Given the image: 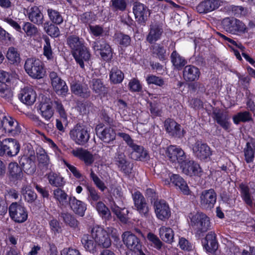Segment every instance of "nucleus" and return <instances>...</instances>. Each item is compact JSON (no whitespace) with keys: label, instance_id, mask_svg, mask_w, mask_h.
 Listing matches in <instances>:
<instances>
[{"label":"nucleus","instance_id":"30","mask_svg":"<svg viewBox=\"0 0 255 255\" xmlns=\"http://www.w3.org/2000/svg\"><path fill=\"white\" fill-rule=\"evenodd\" d=\"M75 60L82 68L84 67V62L88 61L90 58V54L86 46L72 53Z\"/></svg>","mask_w":255,"mask_h":255},{"label":"nucleus","instance_id":"39","mask_svg":"<svg viewBox=\"0 0 255 255\" xmlns=\"http://www.w3.org/2000/svg\"><path fill=\"white\" fill-rule=\"evenodd\" d=\"M47 178L49 183L55 187H61L65 184L63 177L58 173L51 172L47 174Z\"/></svg>","mask_w":255,"mask_h":255},{"label":"nucleus","instance_id":"4","mask_svg":"<svg viewBox=\"0 0 255 255\" xmlns=\"http://www.w3.org/2000/svg\"><path fill=\"white\" fill-rule=\"evenodd\" d=\"M191 225L197 230L198 233L206 232L210 229L209 218L205 214L200 212L190 213L189 215Z\"/></svg>","mask_w":255,"mask_h":255},{"label":"nucleus","instance_id":"61","mask_svg":"<svg viewBox=\"0 0 255 255\" xmlns=\"http://www.w3.org/2000/svg\"><path fill=\"white\" fill-rule=\"evenodd\" d=\"M116 38L120 45L127 47L130 44V38L129 36L122 33L116 34Z\"/></svg>","mask_w":255,"mask_h":255},{"label":"nucleus","instance_id":"46","mask_svg":"<svg viewBox=\"0 0 255 255\" xmlns=\"http://www.w3.org/2000/svg\"><path fill=\"white\" fill-rule=\"evenodd\" d=\"M43 28L45 31L51 37H57L60 35L59 28L54 24L50 23L49 22L44 23Z\"/></svg>","mask_w":255,"mask_h":255},{"label":"nucleus","instance_id":"17","mask_svg":"<svg viewBox=\"0 0 255 255\" xmlns=\"http://www.w3.org/2000/svg\"><path fill=\"white\" fill-rule=\"evenodd\" d=\"M92 46L95 51L100 52L101 56L104 60L108 61L111 59L112 57L111 48L105 41L97 40L94 42Z\"/></svg>","mask_w":255,"mask_h":255},{"label":"nucleus","instance_id":"28","mask_svg":"<svg viewBox=\"0 0 255 255\" xmlns=\"http://www.w3.org/2000/svg\"><path fill=\"white\" fill-rule=\"evenodd\" d=\"M241 196L245 203L250 206H252L253 201H255V186L251 190L244 184L240 185Z\"/></svg>","mask_w":255,"mask_h":255},{"label":"nucleus","instance_id":"33","mask_svg":"<svg viewBox=\"0 0 255 255\" xmlns=\"http://www.w3.org/2000/svg\"><path fill=\"white\" fill-rule=\"evenodd\" d=\"M28 16L29 19L35 24L40 25L43 22V15L37 6H33L28 10Z\"/></svg>","mask_w":255,"mask_h":255},{"label":"nucleus","instance_id":"13","mask_svg":"<svg viewBox=\"0 0 255 255\" xmlns=\"http://www.w3.org/2000/svg\"><path fill=\"white\" fill-rule=\"evenodd\" d=\"M3 151L2 155L6 154L9 156L16 155L20 150V145L16 140L12 138H7L1 143L0 149Z\"/></svg>","mask_w":255,"mask_h":255},{"label":"nucleus","instance_id":"18","mask_svg":"<svg viewBox=\"0 0 255 255\" xmlns=\"http://www.w3.org/2000/svg\"><path fill=\"white\" fill-rule=\"evenodd\" d=\"M71 152L74 157L83 161L86 165H91L94 162L93 154L87 149L78 147L72 150Z\"/></svg>","mask_w":255,"mask_h":255},{"label":"nucleus","instance_id":"24","mask_svg":"<svg viewBox=\"0 0 255 255\" xmlns=\"http://www.w3.org/2000/svg\"><path fill=\"white\" fill-rule=\"evenodd\" d=\"M200 74L199 68L195 66L189 65L184 67L183 76L186 81L193 82L198 80Z\"/></svg>","mask_w":255,"mask_h":255},{"label":"nucleus","instance_id":"9","mask_svg":"<svg viewBox=\"0 0 255 255\" xmlns=\"http://www.w3.org/2000/svg\"><path fill=\"white\" fill-rule=\"evenodd\" d=\"M9 214L10 218L17 223L25 222L28 217L24 206L16 202L12 203L9 207Z\"/></svg>","mask_w":255,"mask_h":255},{"label":"nucleus","instance_id":"52","mask_svg":"<svg viewBox=\"0 0 255 255\" xmlns=\"http://www.w3.org/2000/svg\"><path fill=\"white\" fill-rule=\"evenodd\" d=\"M252 119L251 115L248 112H240L235 115L233 120L235 124H238L240 122H246Z\"/></svg>","mask_w":255,"mask_h":255},{"label":"nucleus","instance_id":"36","mask_svg":"<svg viewBox=\"0 0 255 255\" xmlns=\"http://www.w3.org/2000/svg\"><path fill=\"white\" fill-rule=\"evenodd\" d=\"M163 32L161 26L155 24L151 26L150 31L147 36V41L150 43H153L160 39Z\"/></svg>","mask_w":255,"mask_h":255},{"label":"nucleus","instance_id":"55","mask_svg":"<svg viewBox=\"0 0 255 255\" xmlns=\"http://www.w3.org/2000/svg\"><path fill=\"white\" fill-rule=\"evenodd\" d=\"M126 0H111L110 6L114 11H124L127 7Z\"/></svg>","mask_w":255,"mask_h":255},{"label":"nucleus","instance_id":"54","mask_svg":"<svg viewBox=\"0 0 255 255\" xmlns=\"http://www.w3.org/2000/svg\"><path fill=\"white\" fill-rule=\"evenodd\" d=\"M54 107L58 113L61 119L63 120V123L66 124L67 123V114L61 103L58 101H55L54 102Z\"/></svg>","mask_w":255,"mask_h":255},{"label":"nucleus","instance_id":"8","mask_svg":"<svg viewBox=\"0 0 255 255\" xmlns=\"http://www.w3.org/2000/svg\"><path fill=\"white\" fill-rule=\"evenodd\" d=\"M27 151L19 160V163L23 166L24 169L28 173L32 174L35 171V152L31 147H27Z\"/></svg>","mask_w":255,"mask_h":255},{"label":"nucleus","instance_id":"19","mask_svg":"<svg viewBox=\"0 0 255 255\" xmlns=\"http://www.w3.org/2000/svg\"><path fill=\"white\" fill-rule=\"evenodd\" d=\"M54 102L46 97H43L39 105V110L42 117L46 120L48 121L53 116L54 110L52 107Z\"/></svg>","mask_w":255,"mask_h":255},{"label":"nucleus","instance_id":"23","mask_svg":"<svg viewBox=\"0 0 255 255\" xmlns=\"http://www.w3.org/2000/svg\"><path fill=\"white\" fill-rule=\"evenodd\" d=\"M182 172L188 175H199L202 172L200 165L193 161L188 160L186 158V160L183 164L180 165Z\"/></svg>","mask_w":255,"mask_h":255},{"label":"nucleus","instance_id":"11","mask_svg":"<svg viewBox=\"0 0 255 255\" xmlns=\"http://www.w3.org/2000/svg\"><path fill=\"white\" fill-rule=\"evenodd\" d=\"M52 86L55 92L59 95L65 96L68 91V87L57 73L51 72L49 74Z\"/></svg>","mask_w":255,"mask_h":255},{"label":"nucleus","instance_id":"44","mask_svg":"<svg viewBox=\"0 0 255 255\" xmlns=\"http://www.w3.org/2000/svg\"><path fill=\"white\" fill-rule=\"evenodd\" d=\"M124 78V74L121 70L117 67H114L111 69L110 74V79L114 84L121 83Z\"/></svg>","mask_w":255,"mask_h":255},{"label":"nucleus","instance_id":"38","mask_svg":"<svg viewBox=\"0 0 255 255\" xmlns=\"http://www.w3.org/2000/svg\"><path fill=\"white\" fill-rule=\"evenodd\" d=\"M67 43L72 49V53L85 46L84 40L75 35L69 36L67 39Z\"/></svg>","mask_w":255,"mask_h":255},{"label":"nucleus","instance_id":"16","mask_svg":"<svg viewBox=\"0 0 255 255\" xmlns=\"http://www.w3.org/2000/svg\"><path fill=\"white\" fill-rule=\"evenodd\" d=\"M154 207L156 216L158 219L165 221L170 217V209L165 201H156L154 203Z\"/></svg>","mask_w":255,"mask_h":255},{"label":"nucleus","instance_id":"41","mask_svg":"<svg viewBox=\"0 0 255 255\" xmlns=\"http://www.w3.org/2000/svg\"><path fill=\"white\" fill-rule=\"evenodd\" d=\"M171 60L173 66L178 70H180L187 63L185 58L181 56L176 51H173L171 53Z\"/></svg>","mask_w":255,"mask_h":255},{"label":"nucleus","instance_id":"29","mask_svg":"<svg viewBox=\"0 0 255 255\" xmlns=\"http://www.w3.org/2000/svg\"><path fill=\"white\" fill-rule=\"evenodd\" d=\"M90 87L93 92L100 96H104L108 92L107 87L100 79H93L90 82Z\"/></svg>","mask_w":255,"mask_h":255},{"label":"nucleus","instance_id":"59","mask_svg":"<svg viewBox=\"0 0 255 255\" xmlns=\"http://www.w3.org/2000/svg\"><path fill=\"white\" fill-rule=\"evenodd\" d=\"M90 177L97 187H98L101 191H104L107 188L104 183L98 177L92 169L91 170Z\"/></svg>","mask_w":255,"mask_h":255},{"label":"nucleus","instance_id":"26","mask_svg":"<svg viewBox=\"0 0 255 255\" xmlns=\"http://www.w3.org/2000/svg\"><path fill=\"white\" fill-rule=\"evenodd\" d=\"M204 249L206 252L213 253L218 248L217 243L216 241L215 234L213 232L208 233L205 238L202 241Z\"/></svg>","mask_w":255,"mask_h":255},{"label":"nucleus","instance_id":"40","mask_svg":"<svg viewBox=\"0 0 255 255\" xmlns=\"http://www.w3.org/2000/svg\"><path fill=\"white\" fill-rule=\"evenodd\" d=\"M112 210L119 220L124 223H126L128 221V209L123 208H121L114 204L111 207Z\"/></svg>","mask_w":255,"mask_h":255},{"label":"nucleus","instance_id":"20","mask_svg":"<svg viewBox=\"0 0 255 255\" xmlns=\"http://www.w3.org/2000/svg\"><path fill=\"white\" fill-rule=\"evenodd\" d=\"M132 196L137 211L141 216L146 217L149 212V207L144 197L139 192H135Z\"/></svg>","mask_w":255,"mask_h":255},{"label":"nucleus","instance_id":"2","mask_svg":"<svg viewBox=\"0 0 255 255\" xmlns=\"http://www.w3.org/2000/svg\"><path fill=\"white\" fill-rule=\"evenodd\" d=\"M21 128L17 122L10 116L0 115V136L5 133L14 135L20 132Z\"/></svg>","mask_w":255,"mask_h":255},{"label":"nucleus","instance_id":"34","mask_svg":"<svg viewBox=\"0 0 255 255\" xmlns=\"http://www.w3.org/2000/svg\"><path fill=\"white\" fill-rule=\"evenodd\" d=\"M97 133L99 134L101 139L105 142L109 143L116 138V133L114 129L111 127L105 128L102 131H99L100 128H96Z\"/></svg>","mask_w":255,"mask_h":255},{"label":"nucleus","instance_id":"42","mask_svg":"<svg viewBox=\"0 0 255 255\" xmlns=\"http://www.w3.org/2000/svg\"><path fill=\"white\" fill-rule=\"evenodd\" d=\"M72 92L83 97H87L90 95V91L86 87H83L80 84L73 83L71 85Z\"/></svg>","mask_w":255,"mask_h":255},{"label":"nucleus","instance_id":"62","mask_svg":"<svg viewBox=\"0 0 255 255\" xmlns=\"http://www.w3.org/2000/svg\"><path fill=\"white\" fill-rule=\"evenodd\" d=\"M147 239L153 244L157 249H160L163 244L159 239L154 234L149 233L147 236Z\"/></svg>","mask_w":255,"mask_h":255},{"label":"nucleus","instance_id":"53","mask_svg":"<svg viewBox=\"0 0 255 255\" xmlns=\"http://www.w3.org/2000/svg\"><path fill=\"white\" fill-rule=\"evenodd\" d=\"M22 30L26 33L27 36H33L38 33L37 27L30 22H25L22 26Z\"/></svg>","mask_w":255,"mask_h":255},{"label":"nucleus","instance_id":"21","mask_svg":"<svg viewBox=\"0 0 255 255\" xmlns=\"http://www.w3.org/2000/svg\"><path fill=\"white\" fill-rule=\"evenodd\" d=\"M216 201V194L214 190L210 189L202 192L200 196V203L203 207L211 209Z\"/></svg>","mask_w":255,"mask_h":255},{"label":"nucleus","instance_id":"51","mask_svg":"<svg viewBox=\"0 0 255 255\" xmlns=\"http://www.w3.org/2000/svg\"><path fill=\"white\" fill-rule=\"evenodd\" d=\"M43 55L45 56L47 60H52L54 58L53 52L50 44L49 38H44V43L43 47Z\"/></svg>","mask_w":255,"mask_h":255},{"label":"nucleus","instance_id":"25","mask_svg":"<svg viewBox=\"0 0 255 255\" xmlns=\"http://www.w3.org/2000/svg\"><path fill=\"white\" fill-rule=\"evenodd\" d=\"M170 181L178 187L185 195H189L190 191L186 182L184 179L178 174H169Z\"/></svg>","mask_w":255,"mask_h":255},{"label":"nucleus","instance_id":"6","mask_svg":"<svg viewBox=\"0 0 255 255\" xmlns=\"http://www.w3.org/2000/svg\"><path fill=\"white\" fill-rule=\"evenodd\" d=\"M222 25L227 32L232 34L245 33L247 30V27L243 22L233 17L224 18L222 21Z\"/></svg>","mask_w":255,"mask_h":255},{"label":"nucleus","instance_id":"50","mask_svg":"<svg viewBox=\"0 0 255 255\" xmlns=\"http://www.w3.org/2000/svg\"><path fill=\"white\" fill-rule=\"evenodd\" d=\"M96 208L100 216L103 218L105 219H110L111 217L110 211L102 202H98L96 205Z\"/></svg>","mask_w":255,"mask_h":255},{"label":"nucleus","instance_id":"27","mask_svg":"<svg viewBox=\"0 0 255 255\" xmlns=\"http://www.w3.org/2000/svg\"><path fill=\"white\" fill-rule=\"evenodd\" d=\"M164 126L166 131L170 135L178 137L183 136V134L180 126L175 121L171 119H167L165 122Z\"/></svg>","mask_w":255,"mask_h":255},{"label":"nucleus","instance_id":"14","mask_svg":"<svg viewBox=\"0 0 255 255\" xmlns=\"http://www.w3.org/2000/svg\"><path fill=\"white\" fill-rule=\"evenodd\" d=\"M20 101L26 105H32L36 101L37 94L31 87H25L22 89L18 95Z\"/></svg>","mask_w":255,"mask_h":255},{"label":"nucleus","instance_id":"58","mask_svg":"<svg viewBox=\"0 0 255 255\" xmlns=\"http://www.w3.org/2000/svg\"><path fill=\"white\" fill-rule=\"evenodd\" d=\"M0 97L6 100H9L12 97L10 88L5 84H0Z\"/></svg>","mask_w":255,"mask_h":255},{"label":"nucleus","instance_id":"45","mask_svg":"<svg viewBox=\"0 0 255 255\" xmlns=\"http://www.w3.org/2000/svg\"><path fill=\"white\" fill-rule=\"evenodd\" d=\"M47 11L48 17L52 23L59 25L63 22V16L59 11L52 8H48Z\"/></svg>","mask_w":255,"mask_h":255},{"label":"nucleus","instance_id":"10","mask_svg":"<svg viewBox=\"0 0 255 255\" xmlns=\"http://www.w3.org/2000/svg\"><path fill=\"white\" fill-rule=\"evenodd\" d=\"M166 153L168 159L174 163L181 165L186 160V155L183 150L176 145H170L166 149Z\"/></svg>","mask_w":255,"mask_h":255},{"label":"nucleus","instance_id":"22","mask_svg":"<svg viewBox=\"0 0 255 255\" xmlns=\"http://www.w3.org/2000/svg\"><path fill=\"white\" fill-rule=\"evenodd\" d=\"M133 11L138 22L142 24H144L147 16L150 14L147 7L139 2L135 3L133 7Z\"/></svg>","mask_w":255,"mask_h":255},{"label":"nucleus","instance_id":"47","mask_svg":"<svg viewBox=\"0 0 255 255\" xmlns=\"http://www.w3.org/2000/svg\"><path fill=\"white\" fill-rule=\"evenodd\" d=\"M6 58L11 64L17 63L20 62L19 54L17 49L13 47L8 48L6 53Z\"/></svg>","mask_w":255,"mask_h":255},{"label":"nucleus","instance_id":"5","mask_svg":"<svg viewBox=\"0 0 255 255\" xmlns=\"http://www.w3.org/2000/svg\"><path fill=\"white\" fill-rule=\"evenodd\" d=\"M117 135L122 137L127 144L133 150L131 153V157L135 160H142L147 158L148 154L143 148L139 145L135 144L129 134L119 132Z\"/></svg>","mask_w":255,"mask_h":255},{"label":"nucleus","instance_id":"56","mask_svg":"<svg viewBox=\"0 0 255 255\" xmlns=\"http://www.w3.org/2000/svg\"><path fill=\"white\" fill-rule=\"evenodd\" d=\"M116 162L119 168L125 173L129 172V169L127 167L128 162L125 159V155L124 153L118 154L116 158Z\"/></svg>","mask_w":255,"mask_h":255},{"label":"nucleus","instance_id":"31","mask_svg":"<svg viewBox=\"0 0 255 255\" xmlns=\"http://www.w3.org/2000/svg\"><path fill=\"white\" fill-rule=\"evenodd\" d=\"M69 204L73 212L82 217L86 210V206L83 202L77 200L75 197H70Z\"/></svg>","mask_w":255,"mask_h":255},{"label":"nucleus","instance_id":"60","mask_svg":"<svg viewBox=\"0 0 255 255\" xmlns=\"http://www.w3.org/2000/svg\"><path fill=\"white\" fill-rule=\"evenodd\" d=\"M152 51L153 54L156 55L160 60L165 59L166 50L163 46L159 44H155L152 46Z\"/></svg>","mask_w":255,"mask_h":255},{"label":"nucleus","instance_id":"37","mask_svg":"<svg viewBox=\"0 0 255 255\" xmlns=\"http://www.w3.org/2000/svg\"><path fill=\"white\" fill-rule=\"evenodd\" d=\"M159 235L161 240L168 244H171L174 240V232L169 227L162 226L159 229Z\"/></svg>","mask_w":255,"mask_h":255},{"label":"nucleus","instance_id":"35","mask_svg":"<svg viewBox=\"0 0 255 255\" xmlns=\"http://www.w3.org/2000/svg\"><path fill=\"white\" fill-rule=\"evenodd\" d=\"M53 197L57 201L58 205L61 208L66 207L68 204V195L60 188H57L53 190Z\"/></svg>","mask_w":255,"mask_h":255},{"label":"nucleus","instance_id":"12","mask_svg":"<svg viewBox=\"0 0 255 255\" xmlns=\"http://www.w3.org/2000/svg\"><path fill=\"white\" fill-rule=\"evenodd\" d=\"M122 240L126 246L130 250V252H136L141 250V244L139 239L130 232H124Z\"/></svg>","mask_w":255,"mask_h":255},{"label":"nucleus","instance_id":"57","mask_svg":"<svg viewBox=\"0 0 255 255\" xmlns=\"http://www.w3.org/2000/svg\"><path fill=\"white\" fill-rule=\"evenodd\" d=\"M146 81L148 85L154 84L160 87L164 84V81L162 78L153 75H148L146 77Z\"/></svg>","mask_w":255,"mask_h":255},{"label":"nucleus","instance_id":"49","mask_svg":"<svg viewBox=\"0 0 255 255\" xmlns=\"http://www.w3.org/2000/svg\"><path fill=\"white\" fill-rule=\"evenodd\" d=\"M37 158L39 163L41 165L48 168L50 164V159L47 152L43 149H39L37 152Z\"/></svg>","mask_w":255,"mask_h":255},{"label":"nucleus","instance_id":"43","mask_svg":"<svg viewBox=\"0 0 255 255\" xmlns=\"http://www.w3.org/2000/svg\"><path fill=\"white\" fill-rule=\"evenodd\" d=\"M214 115L218 124L225 129L228 130L230 128V123L228 122L229 118L227 116L220 112H215Z\"/></svg>","mask_w":255,"mask_h":255},{"label":"nucleus","instance_id":"3","mask_svg":"<svg viewBox=\"0 0 255 255\" xmlns=\"http://www.w3.org/2000/svg\"><path fill=\"white\" fill-rule=\"evenodd\" d=\"M24 69L27 74L34 79H41L45 74L43 64L38 59H27L25 62Z\"/></svg>","mask_w":255,"mask_h":255},{"label":"nucleus","instance_id":"64","mask_svg":"<svg viewBox=\"0 0 255 255\" xmlns=\"http://www.w3.org/2000/svg\"><path fill=\"white\" fill-rule=\"evenodd\" d=\"M197 11L200 13H206L211 12L209 0L202 1L196 7Z\"/></svg>","mask_w":255,"mask_h":255},{"label":"nucleus","instance_id":"1","mask_svg":"<svg viewBox=\"0 0 255 255\" xmlns=\"http://www.w3.org/2000/svg\"><path fill=\"white\" fill-rule=\"evenodd\" d=\"M106 235L102 227L95 226L92 228L91 235H84L82 237V244L86 251L94 254L97 251L98 245L104 248L111 246V239Z\"/></svg>","mask_w":255,"mask_h":255},{"label":"nucleus","instance_id":"7","mask_svg":"<svg viewBox=\"0 0 255 255\" xmlns=\"http://www.w3.org/2000/svg\"><path fill=\"white\" fill-rule=\"evenodd\" d=\"M70 138L76 144L83 145L90 138L88 129L82 126L77 125L70 131Z\"/></svg>","mask_w":255,"mask_h":255},{"label":"nucleus","instance_id":"32","mask_svg":"<svg viewBox=\"0 0 255 255\" xmlns=\"http://www.w3.org/2000/svg\"><path fill=\"white\" fill-rule=\"evenodd\" d=\"M8 174L11 180L15 181L22 178L23 173L16 162H11L8 166Z\"/></svg>","mask_w":255,"mask_h":255},{"label":"nucleus","instance_id":"63","mask_svg":"<svg viewBox=\"0 0 255 255\" xmlns=\"http://www.w3.org/2000/svg\"><path fill=\"white\" fill-rule=\"evenodd\" d=\"M178 246L181 250L184 251H190L192 250L191 244L183 237H179Z\"/></svg>","mask_w":255,"mask_h":255},{"label":"nucleus","instance_id":"15","mask_svg":"<svg viewBox=\"0 0 255 255\" xmlns=\"http://www.w3.org/2000/svg\"><path fill=\"white\" fill-rule=\"evenodd\" d=\"M194 154L201 160L205 159L211 154L210 147L206 143L197 140L192 146Z\"/></svg>","mask_w":255,"mask_h":255},{"label":"nucleus","instance_id":"48","mask_svg":"<svg viewBox=\"0 0 255 255\" xmlns=\"http://www.w3.org/2000/svg\"><path fill=\"white\" fill-rule=\"evenodd\" d=\"M21 192L24 196L25 200L28 202L32 203L37 198L36 194L31 189L30 187L29 186H23Z\"/></svg>","mask_w":255,"mask_h":255}]
</instances>
